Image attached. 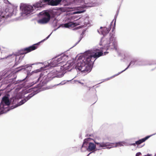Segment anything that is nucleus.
<instances>
[{
    "instance_id": "nucleus-1",
    "label": "nucleus",
    "mask_w": 156,
    "mask_h": 156,
    "mask_svg": "<svg viewBox=\"0 0 156 156\" xmlns=\"http://www.w3.org/2000/svg\"><path fill=\"white\" fill-rule=\"evenodd\" d=\"M104 48H100V50L96 49L94 51L95 52L93 53L92 51H88L84 53V56H80L77 60V63L76 66V68L81 72L90 71V64L93 62L92 60L93 58H98L103 55Z\"/></svg>"
},
{
    "instance_id": "nucleus-2",
    "label": "nucleus",
    "mask_w": 156,
    "mask_h": 156,
    "mask_svg": "<svg viewBox=\"0 0 156 156\" xmlns=\"http://www.w3.org/2000/svg\"><path fill=\"white\" fill-rule=\"evenodd\" d=\"M110 37L108 40L105 39V40L102 39L101 42H102L101 45L104 46L106 48L104 49L107 50L109 48L111 49L117 48V43L116 41L115 38L114 37L115 35L113 34H110Z\"/></svg>"
},
{
    "instance_id": "nucleus-3",
    "label": "nucleus",
    "mask_w": 156,
    "mask_h": 156,
    "mask_svg": "<svg viewBox=\"0 0 156 156\" xmlns=\"http://www.w3.org/2000/svg\"><path fill=\"white\" fill-rule=\"evenodd\" d=\"M96 144L97 145H98L99 147H105V148L109 149L113 147H120L123 145L122 143L121 142L115 143H112L109 142H102L101 143H96Z\"/></svg>"
},
{
    "instance_id": "nucleus-4",
    "label": "nucleus",
    "mask_w": 156,
    "mask_h": 156,
    "mask_svg": "<svg viewBox=\"0 0 156 156\" xmlns=\"http://www.w3.org/2000/svg\"><path fill=\"white\" fill-rule=\"evenodd\" d=\"M40 43L39 42L38 43L34 44L31 46L20 50L19 52V54L20 55H23L35 50L37 48L38 45Z\"/></svg>"
},
{
    "instance_id": "nucleus-5",
    "label": "nucleus",
    "mask_w": 156,
    "mask_h": 156,
    "mask_svg": "<svg viewBox=\"0 0 156 156\" xmlns=\"http://www.w3.org/2000/svg\"><path fill=\"white\" fill-rule=\"evenodd\" d=\"M43 16L38 21V23L41 24H44L49 22L51 16L49 13L45 12L43 13Z\"/></svg>"
},
{
    "instance_id": "nucleus-6",
    "label": "nucleus",
    "mask_w": 156,
    "mask_h": 156,
    "mask_svg": "<svg viewBox=\"0 0 156 156\" xmlns=\"http://www.w3.org/2000/svg\"><path fill=\"white\" fill-rule=\"evenodd\" d=\"M22 7L23 13L26 15L30 14L34 10L33 6L29 5H24Z\"/></svg>"
},
{
    "instance_id": "nucleus-7",
    "label": "nucleus",
    "mask_w": 156,
    "mask_h": 156,
    "mask_svg": "<svg viewBox=\"0 0 156 156\" xmlns=\"http://www.w3.org/2000/svg\"><path fill=\"white\" fill-rule=\"evenodd\" d=\"M12 12L9 11L8 8H6L3 11H0V22L5 18H7L12 15Z\"/></svg>"
},
{
    "instance_id": "nucleus-8",
    "label": "nucleus",
    "mask_w": 156,
    "mask_h": 156,
    "mask_svg": "<svg viewBox=\"0 0 156 156\" xmlns=\"http://www.w3.org/2000/svg\"><path fill=\"white\" fill-rule=\"evenodd\" d=\"M62 1V0H50V1H47V3L49 5L56 6L58 5Z\"/></svg>"
},
{
    "instance_id": "nucleus-9",
    "label": "nucleus",
    "mask_w": 156,
    "mask_h": 156,
    "mask_svg": "<svg viewBox=\"0 0 156 156\" xmlns=\"http://www.w3.org/2000/svg\"><path fill=\"white\" fill-rule=\"evenodd\" d=\"M47 2H44V0L42 1H40L38 2L35 4L33 5V6L34 7L35 9H36L37 8H38L39 7H41L42 6H43L45 4L47 3Z\"/></svg>"
},
{
    "instance_id": "nucleus-10",
    "label": "nucleus",
    "mask_w": 156,
    "mask_h": 156,
    "mask_svg": "<svg viewBox=\"0 0 156 156\" xmlns=\"http://www.w3.org/2000/svg\"><path fill=\"white\" fill-rule=\"evenodd\" d=\"M78 25V24L76 23L70 22L65 23L64 24V26L66 28H69L70 27H74Z\"/></svg>"
},
{
    "instance_id": "nucleus-11",
    "label": "nucleus",
    "mask_w": 156,
    "mask_h": 156,
    "mask_svg": "<svg viewBox=\"0 0 156 156\" xmlns=\"http://www.w3.org/2000/svg\"><path fill=\"white\" fill-rule=\"evenodd\" d=\"M100 28L102 29L101 30V33L102 34H103V35L106 34H107L111 30L110 27H109L108 28H107L106 27H101Z\"/></svg>"
},
{
    "instance_id": "nucleus-12",
    "label": "nucleus",
    "mask_w": 156,
    "mask_h": 156,
    "mask_svg": "<svg viewBox=\"0 0 156 156\" xmlns=\"http://www.w3.org/2000/svg\"><path fill=\"white\" fill-rule=\"evenodd\" d=\"M151 135L148 136H146L145 138L140 139L137 141H136V144L138 145L140 144L143 142H145L146 140H147L149 138H150Z\"/></svg>"
},
{
    "instance_id": "nucleus-13",
    "label": "nucleus",
    "mask_w": 156,
    "mask_h": 156,
    "mask_svg": "<svg viewBox=\"0 0 156 156\" xmlns=\"http://www.w3.org/2000/svg\"><path fill=\"white\" fill-rule=\"evenodd\" d=\"M2 101L4 102L5 104L6 105H9L10 104L9 98L8 97L5 96L2 98Z\"/></svg>"
},
{
    "instance_id": "nucleus-14",
    "label": "nucleus",
    "mask_w": 156,
    "mask_h": 156,
    "mask_svg": "<svg viewBox=\"0 0 156 156\" xmlns=\"http://www.w3.org/2000/svg\"><path fill=\"white\" fill-rule=\"evenodd\" d=\"M96 148V146L94 144L92 143H89L88 147V149L89 151H91L94 150Z\"/></svg>"
},
{
    "instance_id": "nucleus-15",
    "label": "nucleus",
    "mask_w": 156,
    "mask_h": 156,
    "mask_svg": "<svg viewBox=\"0 0 156 156\" xmlns=\"http://www.w3.org/2000/svg\"><path fill=\"white\" fill-rule=\"evenodd\" d=\"M58 64L57 62V61L55 60V59H53L51 62L49 64L50 66L52 67H55Z\"/></svg>"
},
{
    "instance_id": "nucleus-16",
    "label": "nucleus",
    "mask_w": 156,
    "mask_h": 156,
    "mask_svg": "<svg viewBox=\"0 0 156 156\" xmlns=\"http://www.w3.org/2000/svg\"><path fill=\"white\" fill-rule=\"evenodd\" d=\"M24 57V56H20L19 58L18 61H17L16 60V61H15V65H18L19 63H20L21 61L23 59Z\"/></svg>"
},
{
    "instance_id": "nucleus-17",
    "label": "nucleus",
    "mask_w": 156,
    "mask_h": 156,
    "mask_svg": "<svg viewBox=\"0 0 156 156\" xmlns=\"http://www.w3.org/2000/svg\"><path fill=\"white\" fill-rule=\"evenodd\" d=\"M55 60L57 61V62L58 64L62 62V57H60L57 58H55Z\"/></svg>"
},
{
    "instance_id": "nucleus-18",
    "label": "nucleus",
    "mask_w": 156,
    "mask_h": 156,
    "mask_svg": "<svg viewBox=\"0 0 156 156\" xmlns=\"http://www.w3.org/2000/svg\"><path fill=\"white\" fill-rule=\"evenodd\" d=\"M90 140V138H88L87 139H85L84 140V141L83 142V145L82 146V147H83V145L85 144H86L87 143H88V141L89 140Z\"/></svg>"
},
{
    "instance_id": "nucleus-19",
    "label": "nucleus",
    "mask_w": 156,
    "mask_h": 156,
    "mask_svg": "<svg viewBox=\"0 0 156 156\" xmlns=\"http://www.w3.org/2000/svg\"><path fill=\"white\" fill-rule=\"evenodd\" d=\"M26 101V100L25 99H24L21 100L20 102V105H21L23 104Z\"/></svg>"
},
{
    "instance_id": "nucleus-20",
    "label": "nucleus",
    "mask_w": 156,
    "mask_h": 156,
    "mask_svg": "<svg viewBox=\"0 0 156 156\" xmlns=\"http://www.w3.org/2000/svg\"><path fill=\"white\" fill-rule=\"evenodd\" d=\"M134 64V61H132L130 62L129 64L128 65V66L124 70V71L126 69H128V68L129 67V66L131 65V64Z\"/></svg>"
},
{
    "instance_id": "nucleus-21",
    "label": "nucleus",
    "mask_w": 156,
    "mask_h": 156,
    "mask_svg": "<svg viewBox=\"0 0 156 156\" xmlns=\"http://www.w3.org/2000/svg\"><path fill=\"white\" fill-rule=\"evenodd\" d=\"M33 96V95H32V94H29L28 97H27V100H28V99L30 98H31Z\"/></svg>"
},
{
    "instance_id": "nucleus-22",
    "label": "nucleus",
    "mask_w": 156,
    "mask_h": 156,
    "mask_svg": "<svg viewBox=\"0 0 156 156\" xmlns=\"http://www.w3.org/2000/svg\"><path fill=\"white\" fill-rule=\"evenodd\" d=\"M21 67H22V69H26V68L28 67H27L26 68L25 66H22Z\"/></svg>"
},
{
    "instance_id": "nucleus-23",
    "label": "nucleus",
    "mask_w": 156,
    "mask_h": 156,
    "mask_svg": "<svg viewBox=\"0 0 156 156\" xmlns=\"http://www.w3.org/2000/svg\"><path fill=\"white\" fill-rule=\"evenodd\" d=\"M50 34L46 38H45L44 40H46L48 38V37H49L50 36Z\"/></svg>"
},
{
    "instance_id": "nucleus-24",
    "label": "nucleus",
    "mask_w": 156,
    "mask_h": 156,
    "mask_svg": "<svg viewBox=\"0 0 156 156\" xmlns=\"http://www.w3.org/2000/svg\"><path fill=\"white\" fill-rule=\"evenodd\" d=\"M108 53V52H107V51L105 52H104V55H106V54H107V53Z\"/></svg>"
},
{
    "instance_id": "nucleus-25",
    "label": "nucleus",
    "mask_w": 156,
    "mask_h": 156,
    "mask_svg": "<svg viewBox=\"0 0 156 156\" xmlns=\"http://www.w3.org/2000/svg\"><path fill=\"white\" fill-rule=\"evenodd\" d=\"M12 55H9L6 58H8L9 57H10V56H12Z\"/></svg>"
},
{
    "instance_id": "nucleus-26",
    "label": "nucleus",
    "mask_w": 156,
    "mask_h": 156,
    "mask_svg": "<svg viewBox=\"0 0 156 156\" xmlns=\"http://www.w3.org/2000/svg\"><path fill=\"white\" fill-rule=\"evenodd\" d=\"M136 144V143H133V144H132V145H133V146H135V145Z\"/></svg>"
},
{
    "instance_id": "nucleus-27",
    "label": "nucleus",
    "mask_w": 156,
    "mask_h": 156,
    "mask_svg": "<svg viewBox=\"0 0 156 156\" xmlns=\"http://www.w3.org/2000/svg\"><path fill=\"white\" fill-rule=\"evenodd\" d=\"M50 1V0H44V2L48 1Z\"/></svg>"
},
{
    "instance_id": "nucleus-28",
    "label": "nucleus",
    "mask_w": 156,
    "mask_h": 156,
    "mask_svg": "<svg viewBox=\"0 0 156 156\" xmlns=\"http://www.w3.org/2000/svg\"><path fill=\"white\" fill-rule=\"evenodd\" d=\"M78 82H79V83H80L81 84H82V85H83V83H81V82H79V81H78Z\"/></svg>"
},
{
    "instance_id": "nucleus-29",
    "label": "nucleus",
    "mask_w": 156,
    "mask_h": 156,
    "mask_svg": "<svg viewBox=\"0 0 156 156\" xmlns=\"http://www.w3.org/2000/svg\"><path fill=\"white\" fill-rule=\"evenodd\" d=\"M112 32V34H113V31ZM110 34H111V33H110ZM114 34V33H113V34ZM111 34H112V33H111Z\"/></svg>"
},
{
    "instance_id": "nucleus-30",
    "label": "nucleus",
    "mask_w": 156,
    "mask_h": 156,
    "mask_svg": "<svg viewBox=\"0 0 156 156\" xmlns=\"http://www.w3.org/2000/svg\"><path fill=\"white\" fill-rule=\"evenodd\" d=\"M39 80V78H38V79L37 80V81H38Z\"/></svg>"
},
{
    "instance_id": "nucleus-31",
    "label": "nucleus",
    "mask_w": 156,
    "mask_h": 156,
    "mask_svg": "<svg viewBox=\"0 0 156 156\" xmlns=\"http://www.w3.org/2000/svg\"><path fill=\"white\" fill-rule=\"evenodd\" d=\"M79 41H78V42H77V43H78L79 42Z\"/></svg>"
},
{
    "instance_id": "nucleus-32",
    "label": "nucleus",
    "mask_w": 156,
    "mask_h": 156,
    "mask_svg": "<svg viewBox=\"0 0 156 156\" xmlns=\"http://www.w3.org/2000/svg\"><path fill=\"white\" fill-rule=\"evenodd\" d=\"M37 82H35L34 83H36Z\"/></svg>"
}]
</instances>
